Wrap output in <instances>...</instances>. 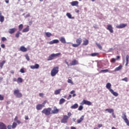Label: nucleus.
<instances>
[{"label":"nucleus","instance_id":"nucleus-1","mask_svg":"<svg viewBox=\"0 0 129 129\" xmlns=\"http://www.w3.org/2000/svg\"><path fill=\"white\" fill-rule=\"evenodd\" d=\"M58 72H59V67H54L53 68V69L51 71L50 75L52 77H54V76H56V75L58 74Z\"/></svg>","mask_w":129,"mask_h":129},{"label":"nucleus","instance_id":"nucleus-2","mask_svg":"<svg viewBox=\"0 0 129 129\" xmlns=\"http://www.w3.org/2000/svg\"><path fill=\"white\" fill-rule=\"evenodd\" d=\"M51 111H52V108L48 107L47 108H44L41 111L42 113L45 114V115H50L52 114Z\"/></svg>","mask_w":129,"mask_h":129},{"label":"nucleus","instance_id":"nucleus-3","mask_svg":"<svg viewBox=\"0 0 129 129\" xmlns=\"http://www.w3.org/2000/svg\"><path fill=\"white\" fill-rule=\"evenodd\" d=\"M14 94L17 98L23 97V94L22 93L20 92V90H19V89L14 90Z\"/></svg>","mask_w":129,"mask_h":129},{"label":"nucleus","instance_id":"nucleus-4","mask_svg":"<svg viewBox=\"0 0 129 129\" xmlns=\"http://www.w3.org/2000/svg\"><path fill=\"white\" fill-rule=\"evenodd\" d=\"M77 44H73L72 46L74 48H77V47H79L80 45H81V43H82V38H79L76 39V41Z\"/></svg>","mask_w":129,"mask_h":129},{"label":"nucleus","instance_id":"nucleus-5","mask_svg":"<svg viewBox=\"0 0 129 129\" xmlns=\"http://www.w3.org/2000/svg\"><path fill=\"white\" fill-rule=\"evenodd\" d=\"M46 103H47V100L44 101L41 104H37L36 107L37 110H42L43 107H45V105Z\"/></svg>","mask_w":129,"mask_h":129},{"label":"nucleus","instance_id":"nucleus-6","mask_svg":"<svg viewBox=\"0 0 129 129\" xmlns=\"http://www.w3.org/2000/svg\"><path fill=\"white\" fill-rule=\"evenodd\" d=\"M61 55V53H52L50 55H49L47 58V61H51L53 60L55 57H58Z\"/></svg>","mask_w":129,"mask_h":129},{"label":"nucleus","instance_id":"nucleus-7","mask_svg":"<svg viewBox=\"0 0 129 129\" xmlns=\"http://www.w3.org/2000/svg\"><path fill=\"white\" fill-rule=\"evenodd\" d=\"M121 117L122 119L125 121V123H126L127 125L129 126V121L127 119V117H126V113L123 112Z\"/></svg>","mask_w":129,"mask_h":129},{"label":"nucleus","instance_id":"nucleus-8","mask_svg":"<svg viewBox=\"0 0 129 129\" xmlns=\"http://www.w3.org/2000/svg\"><path fill=\"white\" fill-rule=\"evenodd\" d=\"M68 119H69L68 116L67 115H63L62 119L61 120V123H67Z\"/></svg>","mask_w":129,"mask_h":129},{"label":"nucleus","instance_id":"nucleus-9","mask_svg":"<svg viewBox=\"0 0 129 129\" xmlns=\"http://www.w3.org/2000/svg\"><path fill=\"white\" fill-rule=\"evenodd\" d=\"M82 105H84L85 104L86 105H91V102L89 101H87L86 100H83L81 103Z\"/></svg>","mask_w":129,"mask_h":129},{"label":"nucleus","instance_id":"nucleus-10","mask_svg":"<svg viewBox=\"0 0 129 129\" xmlns=\"http://www.w3.org/2000/svg\"><path fill=\"white\" fill-rule=\"evenodd\" d=\"M107 30L111 33H113V27H112V26L110 24L107 25Z\"/></svg>","mask_w":129,"mask_h":129},{"label":"nucleus","instance_id":"nucleus-11","mask_svg":"<svg viewBox=\"0 0 129 129\" xmlns=\"http://www.w3.org/2000/svg\"><path fill=\"white\" fill-rule=\"evenodd\" d=\"M16 32H17V28H10L8 31L9 33L11 34H15Z\"/></svg>","mask_w":129,"mask_h":129},{"label":"nucleus","instance_id":"nucleus-12","mask_svg":"<svg viewBox=\"0 0 129 129\" xmlns=\"http://www.w3.org/2000/svg\"><path fill=\"white\" fill-rule=\"evenodd\" d=\"M126 26H127V24H120L119 25H117L116 28H117V29H122L125 28Z\"/></svg>","mask_w":129,"mask_h":129},{"label":"nucleus","instance_id":"nucleus-13","mask_svg":"<svg viewBox=\"0 0 129 129\" xmlns=\"http://www.w3.org/2000/svg\"><path fill=\"white\" fill-rule=\"evenodd\" d=\"M70 4L72 7H78V5H79V2L78 1H73Z\"/></svg>","mask_w":129,"mask_h":129},{"label":"nucleus","instance_id":"nucleus-14","mask_svg":"<svg viewBox=\"0 0 129 129\" xmlns=\"http://www.w3.org/2000/svg\"><path fill=\"white\" fill-rule=\"evenodd\" d=\"M79 64L78 60L76 59H74L70 63L71 66H75V65H78Z\"/></svg>","mask_w":129,"mask_h":129},{"label":"nucleus","instance_id":"nucleus-15","mask_svg":"<svg viewBox=\"0 0 129 129\" xmlns=\"http://www.w3.org/2000/svg\"><path fill=\"white\" fill-rule=\"evenodd\" d=\"M0 129H7V125L5 123L0 122Z\"/></svg>","mask_w":129,"mask_h":129},{"label":"nucleus","instance_id":"nucleus-16","mask_svg":"<svg viewBox=\"0 0 129 129\" xmlns=\"http://www.w3.org/2000/svg\"><path fill=\"white\" fill-rule=\"evenodd\" d=\"M57 43H59V40L54 39L48 42V44H49V45H53V44H57Z\"/></svg>","mask_w":129,"mask_h":129},{"label":"nucleus","instance_id":"nucleus-17","mask_svg":"<svg viewBox=\"0 0 129 129\" xmlns=\"http://www.w3.org/2000/svg\"><path fill=\"white\" fill-rule=\"evenodd\" d=\"M5 21V17L3 16L2 11H0V22L1 23H4Z\"/></svg>","mask_w":129,"mask_h":129},{"label":"nucleus","instance_id":"nucleus-18","mask_svg":"<svg viewBox=\"0 0 129 129\" xmlns=\"http://www.w3.org/2000/svg\"><path fill=\"white\" fill-rule=\"evenodd\" d=\"M39 67H40V65L38 63H36L34 66H31V69H38Z\"/></svg>","mask_w":129,"mask_h":129},{"label":"nucleus","instance_id":"nucleus-19","mask_svg":"<svg viewBox=\"0 0 129 129\" xmlns=\"http://www.w3.org/2000/svg\"><path fill=\"white\" fill-rule=\"evenodd\" d=\"M89 44V41L88 39H85L83 41L82 45L83 46H87Z\"/></svg>","mask_w":129,"mask_h":129},{"label":"nucleus","instance_id":"nucleus-20","mask_svg":"<svg viewBox=\"0 0 129 129\" xmlns=\"http://www.w3.org/2000/svg\"><path fill=\"white\" fill-rule=\"evenodd\" d=\"M51 114H56L59 112V109L57 108H55L53 110H51Z\"/></svg>","mask_w":129,"mask_h":129},{"label":"nucleus","instance_id":"nucleus-21","mask_svg":"<svg viewBox=\"0 0 129 129\" xmlns=\"http://www.w3.org/2000/svg\"><path fill=\"white\" fill-rule=\"evenodd\" d=\"M106 87L109 91H111V90H112V89H111V84H110V83H108L106 85Z\"/></svg>","mask_w":129,"mask_h":129},{"label":"nucleus","instance_id":"nucleus-22","mask_svg":"<svg viewBox=\"0 0 129 129\" xmlns=\"http://www.w3.org/2000/svg\"><path fill=\"white\" fill-rule=\"evenodd\" d=\"M20 51H21V52H27V51H28V49L25 47V46H22L20 47Z\"/></svg>","mask_w":129,"mask_h":129},{"label":"nucleus","instance_id":"nucleus-23","mask_svg":"<svg viewBox=\"0 0 129 129\" xmlns=\"http://www.w3.org/2000/svg\"><path fill=\"white\" fill-rule=\"evenodd\" d=\"M59 41H61L62 44L66 43V39H65V38L64 37H61L59 38Z\"/></svg>","mask_w":129,"mask_h":129},{"label":"nucleus","instance_id":"nucleus-24","mask_svg":"<svg viewBox=\"0 0 129 129\" xmlns=\"http://www.w3.org/2000/svg\"><path fill=\"white\" fill-rule=\"evenodd\" d=\"M71 108L72 109H76V108H78V104L75 103L71 107Z\"/></svg>","mask_w":129,"mask_h":129},{"label":"nucleus","instance_id":"nucleus-25","mask_svg":"<svg viewBox=\"0 0 129 129\" xmlns=\"http://www.w3.org/2000/svg\"><path fill=\"white\" fill-rule=\"evenodd\" d=\"M84 119V115H82L80 119L77 120V123H80Z\"/></svg>","mask_w":129,"mask_h":129},{"label":"nucleus","instance_id":"nucleus-26","mask_svg":"<svg viewBox=\"0 0 129 129\" xmlns=\"http://www.w3.org/2000/svg\"><path fill=\"white\" fill-rule=\"evenodd\" d=\"M61 90H62V89H59L56 90L54 91L55 95H58V94H60V92H61Z\"/></svg>","mask_w":129,"mask_h":129},{"label":"nucleus","instance_id":"nucleus-27","mask_svg":"<svg viewBox=\"0 0 129 129\" xmlns=\"http://www.w3.org/2000/svg\"><path fill=\"white\" fill-rule=\"evenodd\" d=\"M110 92H111V93L112 94H113V95H114V96H118V93H117L116 92H114L113 90H111V91H110Z\"/></svg>","mask_w":129,"mask_h":129},{"label":"nucleus","instance_id":"nucleus-28","mask_svg":"<svg viewBox=\"0 0 129 129\" xmlns=\"http://www.w3.org/2000/svg\"><path fill=\"white\" fill-rule=\"evenodd\" d=\"M121 69H122V66L120 65L115 69L114 71H119V70H121Z\"/></svg>","mask_w":129,"mask_h":129},{"label":"nucleus","instance_id":"nucleus-29","mask_svg":"<svg viewBox=\"0 0 129 129\" xmlns=\"http://www.w3.org/2000/svg\"><path fill=\"white\" fill-rule=\"evenodd\" d=\"M105 110V111H108L109 113H111L112 112H113L114 111L113 109H111V108H107V109H106Z\"/></svg>","mask_w":129,"mask_h":129},{"label":"nucleus","instance_id":"nucleus-30","mask_svg":"<svg viewBox=\"0 0 129 129\" xmlns=\"http://www.w3.org/2000/svg\"><path fill=\"white\" fill-rule=\"evenodd\" d=\"M17 83L19 84V83H23V79L21 77H19L17 79Z\"/></svg>","mask_w":129,"mask_h":129},{"label":"nucleus","instance_id":"nucleus-31","mask_svg":"<svg viewBox=\"0 0 129 129\" xmlns=\"http://www.w3.org/2000/svg\"><path fill=\"white\" fill-rule=\"evenodd\" d=\"M6 63V60H3L2 62H0V68L3 69V67H4V65Z\"/></svg>","mask_w":129,"mask_h":129},{"label":"nucleus","instance_id":"nucleus-32","mask_svg":"<svg viewBox=\"0 0 129 129\" xmlns=\"http://www.w3.org/2000/svg\"><path fill=\"white\" fill-rule=\"evenodd\" d=\"M29 26H27V28H24L22 32H23V33H26L27 32H29Z\"/></svg>","mask_w":129,"mask_h":129},{"label":"nucleus","instance_id":"nucleus-33","mask_svg":"<svg viewBox=\"0 0 129 129\" xmlns=\"http://www.w3.org/2000/svg\"><path fill=\"white\" fill-rule=\"evenodd\" d=\"M65 102V99L61 98L59 100V104H63Z\"/></svg>","mask_w":129,"mask_h":129},{"label":"nucleus","instance_id":"nucleus-34","mask_svg":"<svg viewBox=\"0 0 129 129\" xmlns=\"http://www.w3.org/2000/svg\"><path fill=\"white\" fill-rule=\"evenodd\" d=\"M98 55H99L98 52H94L91 54V56H92V57H95L96 56H98Z\"/></svg>","mask_w":129,"mask_h":129},{"label":"nucleus","instance_id":"nucleus-35","mask_svg":"<svg viewBox=\"0 0 129 129\" xmlns=\"http://www.w3.org/2000/svg\"><path fill=\"white\" fill-rule=\"evenodd\" d=\"M21 32L20 31H17V32L15 34L16 38H19L20 37V35H21Z\"/></svg>","mask_w":129,"mask_h":129},{"label":"nucleus","instance_id":"nucleus-36","mask_svg":"<svg viewBox=\"0 0 129 129\" xmlns=\"http://www.w3.org/2000/svg\"><path fill=\"white\" fill-rule=\"evenodd\" d=\"M67 16L69 19H74V17H72V15H71V14L69 13H67Z\"/></svg>","mask_w":129,"mask_h":129},{"label":"nucleus","instance_id":"nucleus-37","mask_svg":"<svg viewBox=\"0 0 129 129\" xmlns=\"http://www.w3.org/2000/svg\"><path fill=\"white\" fill-rule=\"evenodd\" d=\"M128 59H129V55H126V64H125L126 66H127V64H128Z\"/></svg>","mask_w":129,"mask_h":129},{"label":"nucleus","instance_id":"nucleus-38","mask_svg":"<svg viewBox=\"0 0 129 129\" xmlns=\"http://www.w3.org/2000/svg\"><path fill=\"white\" fill-rule=\"evenodd\" d=\"M45 35L46 37H47L48 38H50V37L52 36V33L50 32H46L45 33Z\"/></svg>","mask_w":129,"mask_h":129},{"label":"nucleus","instance_id":"nucleus-39","mask_svg":"<svg viewBox=\"0 0 129 129\" xmlns=\"http://www.w3.org/2000/svg\"><path fill=\"white\" fill-rule=\"evenodd\" d=\"M17 125H18V124H17V123L16 122H13L12 124V128H16V127H17Z\"/></svg>","mask_w":129,"mask_h":129},{"label":"nucleus","instance_id":"nucleus-40","mask_svg":"<svg viewBox=\"0 0 129 129\" xmlns=\"http://www.w3.org/2000/svg\"><path fill=\"white\" fill-rule=\"evenodd\" d=\"M18 28H19V31H22V30H23V28H24V25H23V24H20Z\"/></svg>","mask_w":129,"mask_h":129},{"label":"nucleus","instance_id":"nucleus-41","mask_svg":"<svg viewBox=\"0 0 129 129\" xmlns=\"http://www.w3.org/2000/svg\"><path fill=\"white\" fill-rule=\"evenodd\" d=\"M96 45L97 46V47L100 49V50H102V46H101V45L99 43H96Z\"/></svg>","mask_w":129,"mask_h":129},{"label":"nucleus","instance_id":"nucleus-42","mask_svg":"<svg viewBox=\"0 0 129 129\" xmlns=\"http://www.w3.org/2000/svg\"><path fill=\"white\" fill-rule=\"evenodd\" d=\"M71 94H73V97H75V96H76V94H74L75 93V91L74 90H72L71 92H70Z\"/></svg>","mask_w":129,"mask_h":129},{"label":"nucleus","instance_id":"nucleus-43","mask_svg":"<svg viewBox=\"0 0 129 129\" xmlns=\"http://www.w3.org/2000/svg\"><path fill=\"white\" fill-rule=\"evenodd\" d=\"M116 60H117V59H115L114 58H112L111 60H110V62L111 63H115V61H116Z\"/></svg>","mask_w":129,"mask_h":129},{"label":"nucleus","instance_id":"nucleus-44","mask_svg":"<svg viewBox=\"0 0 129 129\" xmlns=\"http://www.w3.org/2000/svg\"><path fill=\"white\" fill-rule=\"evenodd\" d=\"M25 57L27 61H30V57L29 56V55H28V54H25Z\"/></svg>","mask_w":129,"mask_h":129},{"label":"nucleus","instance_id":"nucleus-45","mask_svg":"<svg viewBox=\"0 0 129 129\" xmlns=\"http://www.w3.org/2000/svg\"><path fill=\"white\" fill-rule=\"evenodd\" d=\"M102 72H104V73H106L107 72H108V70L106 69V70H101L100 71V73H102Z\"/></svg>","mask_w":129,"mask_h":129},{"label":"nucleus","instance_id":"nucleus-46","mask_svg":"<svg viewBox=\"0 0 129 129\" xmlns=\"http://www.w3.org/2000/svg\"><path fill=\"white\" fill-rule=\"evenodd\" d=\"M83 109V106L80 105L78 108V110L81 111Z\"/></svg>","mask_w":129,"mask_h":129},{"label":"nucleus","instance_id":"nucleus-47","mask_svg":"<svg viewBox=\"0 0 129 129\" xmlns=\"http://www.w3.org/2000/svg\"><path fill=\"white\" fill-rule=\"evenodd\" d=\"M4 99H5V97H4V96H2L0 94V101H3L4 100Z\"/></svg>","mask_w":129,"mask_h":129},{"label":"nucleus","instance_id":"nucleus-48","mask_svg":"<svg viewBox=\"0 0 129 129\" xmlns=\"http://www.w3.org/2000/svg\"><path fill=\"white\" fill-rule=\"evenodd\" d=\"M68 83H71V84H73V82L70 79H68Z\"/></svg>","mask_w":129,"mask_h":129},{"label":"nucleus","instance_id":"nucleus-49","mask_svg":"<svg viewBox=\"0 0 129 129\" xmlns=\"http://www.w3.org/2000/svg\"><path fill=\"white\" fill-rule=\"evenodd\" d=\"M7 128L8 129H12V128H13V126H12V125L9 124L7 126Z\"/></svg>","mask_w":129,"mask_h":129},{"label":"nucleus","instance_id":"nucleus-50","mask_svg":"<svg viewBox=\"0 0 129 129\" xmlns=\"http://www.w3.org/2000/svg\"><path fill=\"white\" fill-rule=\"evenodd\" d=\"M112 115L114 118H116V116H115V114H114V111L111 113Z\"/></svg>","mask_w":129,"mask_h":129},{"label":"nucleus","instance_id":"nucleus-51","mask_svg":"<svg viewBox=\"0 0 129 129\" xmlns=\"http://www.w3.org/2000/svg\"><path fill=\"white\" fill-rule=\"evenodd\" d=\"M122 81H125V82H127V78L125 77L124 79H122Z\"/></svg>","mask_w":129,"mask_h":129},{"label":"nucleus","instance_id":"nucleus-52","mask_svg":"<svg viewBox=\"0 0 129 129\" xmlns=\"http://www.w3.org/2000/svg\"><path fill=\"white\" fill-rule=\"evenodd\" d=\"M2 41L3 42H5V41H7V38L5 37L2 38Z\"/></svg>","mask_w":129,"mask_h":129},{"label":"nucleus","instance_id":"nucleus-53","mask_svg":"<svg viewBox=\"0 0 129 129\" xmlns=\"http://www.w3.org/2000/svg\"><path fill=\"white\" fill-rule=\"evenodd\" d=\"M20 72H21V73H25V70H24V69H21L20 70Z\"/></svg>","mask_w":129,"mask_h":129},{"label":"nucleus","instance_id":"nucleus-54","mask_svg":"<svg viewBox=\"0 0 129 129\" xmlns=\"http://www.w3.org/2000/svg\"><path fill=\"white\" fill-rule=\"evenodd\" d=\"M39 96H40V97H43V96H44V94H43V93H39Z\"/></svg>","mask_w":129,"mask_h":129},{"label":"nucleus","instance_id":"nucleus-55","mask_svg":"<svg viewBox=\"0 0 129 129\" xmlns=\"http://www.w3.org/2000/svg\"><path fill=\"white\" fill-rule=\"evenodd\" d=\"M13 81H14V82H17L18 79H17V78H13Z\"/></svg>","mask_w":129,"mask_h":129},{"label":"nucleus","instance_id":"nucleus-56","mask_svg":"<svg viewBox=\"0 0 129 129\" xmlns=\"http://www.w3.org/2000/svg\"><path fill=\"white\" fill-rule=\"evenodd\" d=\"M72 96L71 95H69V97L67 98L68 100H69V99H71V98H72Z\"/></svg>","mask_w":129,"mask_h":129},{"label":"nucleus","instance_id":"nucleus-57","mask_svg":"<svg viewBox=\"0 0 129 129\" xmlns=\"http://www.w3.org/2000/svg\"><path fill=\"white\" fill-rule=\"evenodd\" d=\"M25 119L26 120H28V119H29V116H25Z\"/></svg>","mask_w":129,"mask_h":129},{"label":"nucleus","instance_id":"nucleus-58","mask_svg":"<svg viewBox=\"0 0 129 129\" xmlns=\"http://www.w3.org/2000/svg\"><path fill=\"white\" fill-rule=\"evenodd\" d=\"M71 112H69L68 113V117H70L71 116Z\"/></svg>","mask_w":129,"mask_h":129},{"label":"nucleus","instance_id":"nucleus-59","mask_svg":"<svg viewBox=\"0 0 129 129\" xmlns=\"http://www.w3.org/2000/svg\"><path fill=\"white\" fill-rule=\"evenodd\" d=\"M18 116H16L15 117V118H14V120H15V121H17V120H18Z\"/></svg>","mask_w":129,"mask_h":129},{"label":"nucleus","instance_id":"nucleus-60","mask_svg":"<svg viewBox=\"0 0 129 129\" xmlns=\"http://www.w3.org/2000/svg\"><path fill=\"white\" fill-rule=\"evenodd\" d=\"M98 127L99 128L102 127V124H99L98 125Z\"/></svg>","mask_w":129,"mask_h":129},{"label":"nucleus","instance_id":"nucleus-61","mask_svg":"<svg viewBox=\"0 0 129 129\" xmlns=\"http://www.w3.org/2000/svg\"><path fill=\"white\" fill-rule=\"evenodd\" d=\"M16 122H17L18 123V124H20L21 123V121L18 120L17 121H16Z\"/></svg>","mask_w":129,"mask_h":129},{"label":"nucleus","instance_id":"nucleus-62","mask_svg":"<svg viewBox=\"0 0 129 129\" xmlns=\"http://www.w3.org/2000/svg\"><path fill=\"white\" fill-rule=\"evenodd\" d=\"M1 47H2V48H5L6 47V45H5L4 44H2L1 45Z\"/></svg>","mask_w":129,"mask_h":129},{"label":"nucleus","instance_id":"nucleus-63","mask_svg":"<svg viewBox=\"0 0 129 129\" xmlns=\"http://www.w3.org/2000/svg\"><path fill=\"white\" fill-rule=\"evenodd\" d=\"M30 16H31V15L30 14H28L26 15V17L29 18V17H30Z\"/></svg>","mask_w":129,"mask_h":129},{"label":"nucleus","instance_id":"nucleus-64","mask_svg":"<svg viewBox=\"0 0 129 129\" xmlns=\"http://www.w3.org/2000/svg\"><path fill=\"white\" fill-rule=\"evenodd\" d=\"M75 12L77 13H79V10H77V9H76L75 10Z\"/></svg>","mask_w":129,"mask_h":129}]
</instances>
